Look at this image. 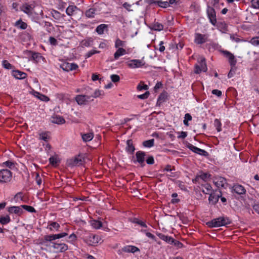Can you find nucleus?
I'll return each mask as SVG.
<instances>
[{
    "label": "nucleus",
    "mask_w": 259,
    "mask_h": 259,
    "mask_svg": "<svg viewBox=\"0 0 259 259\" xmlns=\"http://www.w3.org/2000/svg\"><path fill=\"white\" fill-rule=\"evenodd\" d=\"M101 240L99 236L95 234H90L87 236L84 239V242L89 245L94 246L97 244Z\"/></svg>",
    "instance_id": "obj_6"
},
{
    "label": "nucleus",
    "mask_w": 259,
    "mask_h": 259,
    "mask_svg": "<svg viewBox=\"0 0 259 259\" xmlns=\"http://www.w3.org/2000/svg\"><path fill=\"white\" fill-rule=\"evenodd\" d=\"M104 93L103 91L97 89L95 91L93 90V93L90 96L91 99H92V98H97L100 96H104Z\"/></svg>",
    "instance_id": "obj_39"
},
{
    "label": "nucleus",
    "mask_w": 259,
    "mask_h": 259,
    "mask_svg": "<svg viewBox=\"0 0 259 259\" xmlns=\"http://www.w3.org/2000/svg\"><path fill=\"white\" fill-rule=\"evenodd\" d=\"M197 62L199 65H206V59L203 56H199L197 58Z\"/></svg>",
    "instance_id": "obj_57"
},
{
    "label": "nucleus",
    "mask_w": 259,
    "mask_h": 259,
    "mask_svg": "<svg viewBox=\"0 0 259 259\" xmlns=\"http://www.w3.org/2000/svg\"><path fill=\"white\" fill-rule=\"evenodd\" d=\"M126 145H127V146L126 148V151L130 154L133 153L134 152L135 148L133 145L132 140H127Z\"/></svg>",
    "instance_id": "obj_34"
},
{
    "label": "nucleus",
    "mask_w": 259,
    "mask_h": 259,
    "mask_svg": "<svg viewBox=\"0 0 259 259\" xmlns=\"http://www.w3.org/2000/svg\"><path fill=\"white\" fill-rule=\"evenodd\" d=\"M219 193L218 194L213 192L209 194V197L208 198L209 203L215 204L218 202L219 198L222 196V192L220 191H219Z\"/></svg>",
    "instance_id": "obj_16"
},
{
    "label": "nucleus",
    "mask_w": 259,
    "mask_h": 259,
    "mask_svg": "<svg viewBox=\"0 0 259 259\" xmlns=\"http://www.w3.org/2000/svg\"><path fill=\"white\" fill-rule=\"evenodd\" d=\"M154 139H152L149 140L145 141L143 143V145L145 147L150 148L154 146Z\"/></svg>",
    "instance_id": "obj_45"
},
{
    "label": "nucleus",
    "mask_w": 259,
    "mask_h": 259,
    "mask_svg": "<svg viewBox=\"0 0 259 259\" xmlns=\"http://www.w3.org/2000/svg\"><path fill=\"white\" fill-rule=\"evenodd\" d=\"M79 9L75 5H69L66 10V13L68 16L73 15Z\"/></svg>",
    "instance_id": "obj_22"
},
{
    "label": "nucleus",
    "mask_w": 259,
    "mask_h": 259,
    "mask_svg": "<svg viewBox=\"0 0 259 259\" xmlns=\"http://www.w3.org/2000/svg\"><path fill=\"white\" fill-rule=\"evenodd\" d=\"M31 60L33 61V63L43 64L45 61V58L39 53H33Z\"/></svg>",
    "instance_id": "obj_14"
},
{
    "label": "nucleus",
    "mask_w": 259,
    "mask_h": 259,
    "mask_svg": "<svg viewBox=\"0 0 259 259\" xmlns=\"http://www.w3.org/2000/svg\"><path fill=\"white\" fill-rule=\"evenodd\" d=\"M233 191L238 195L245 194L246 190L244 187L239 184H235L233 187Z\"/></svg>",
    "instance_id": "obj_18"
},
{
    "label": "nucleus",
    "mask_w": 259,
    "mask_h": 259,
    "mask_svg": "<svg viewBox=\"0 0 259 259\" xmlns=\"http://www.w3.org/2000/svg\"><path fill=\"white\" fill-rule=\"evenodd\" d=\"M187 147L193 152L200 155L204 156L205 157H207L209 155L208 153L206 151L200 149L190 143H188Z\"/></svg>",
    "instance_id": "obj_10"
},
{
    "label": "nucleus",
    "mask_w": 259,
    "mask_h": 259,
    "mask_svg": "<svg viewBox=\"0 0 259 259\" xmlns=\"http://www.w3.org/2000/svg\"><path fill=\"white\" fill-rule=\"evenodd\" d=\"M47 228L51 231H60V225L56 222H49Z\"/></svg>",
    "instance_id": "obj_21"
},
{
    "label": "nucleus",
    "mask_w": 259,
    "mask_h": 259,
    "mask_svg": "<svg viewBox=\"0 0 259 259\" xmlns=\"http://www.w3.org/2000/svg\"><path fill=\"white\" fill-rule=\"evenodd\" d=\"M82 139L83 142H87L91 141L94 138L93 133H90L81 135Z\"/></svg>",
    "instance_id": "obj_38"
},
{
    "label": "nucleus",
    "mask_w": 259,
    "mask_h": 259,
    "mask_svg": "<svg viewBox=\"0 0 259 259\" xmlns=\"http://www.w3.org/2000/svg\"><path fill=\"white\" fill-rule=\"evenodd\" d=\"M221 52L223 56L228 60L230 65H236L237 60L232 53L227 50H222Z\"/></svg>",
    "instance_id": "obj_12"
},
{
    "label": "nucleus",
    "mask_w": 259,
    "mask_h": 259,
    "mask_svg": "<svg viewBox=\"0 0 259 259\" xmlns=\"http://www.w3.org/2000/svg\"><path fill=\"white\" fill-rule=\"evenodd\" d=\"M145 156L146 153L144 151H139L136 153V162L139 163L142 166H144L145 165L144 161ZM135 162L136 161H134V162Z\"/></svg>",
    "instance_id": "obj_15"
},
{
    "label": "nucleus",
    "mask_w": 259,
    "mask_h": 259,
    "mask_svg": "<svg viewBox=\"0 0 259 259\" xmlns=\"http://www.w3.org/2000/svg\"><path fill=\"white\" fill-rule=\"evenodd\" d=\"M51 14L52 17L57 20H60L61 18V14L56 10H53L52 11Z\"/></svg>",
    "instance_id": "obj_47"
},
{
    "label": "nucleus",
    "mask_w": 259,
    "mask_h": 259,
    "mask_svg": "<svg viewBox=\"0 0 259 259\" xmlns=\"http://www.w3.org/2000/svg\"><path fill=\"white\" fill-rule=\"evenodd\" d=\"M82 90L85 92L84 95H91L93 93V89L89 87H85Z\"/></svg>",
    "instance_id": "obj_55"
},
{
    "label": "nucleus",
    "mask_w": 259,
    "mask_h": 259,
    "mask_svg": "<svg viewBox=\"0 0 259 259\" xmlns=\"http://www.w3.org/2000/svg\"><path fill=\"white\" fill-rule=\"evenodd\" d=\"M250 42L254 46H259V37H254L251 39Z\"/></svg>",
    "instance_id": "obj_54"
},
{
    "label": "nucleus",
    "mask_w": 259,
    "mask_h": 259,
    "mask_svg": "<svg viewBox=\"0 0 259 259\" xmlns=\"http://www.w3.org/2000/svg\"><path fill=\"white\" fill-rule=\"evenodd\" d=\"M164 42L163 41H160L159 45H158V46L157 47H156L155 46V50H158L159 52H160L161 53H163L164 52L165 49V48L164 46Z\"/></svg>",
    "instance_id": "obj_49"
},
{
    "label": "nucleus",
    "mask_w": 259,
    "mask_h": 259,
    "mask_svg": "<svg viewBox=\"0 0 259 259\" xmlns=\"http://www.w3.org/2000/svg\"><path fill=\"white\" fill-rule=\"evenodd\" d=\"M149 94V92L148 91H147L143 94L138 95V98L141 99H146L148 98Z\"/></svg>",
    "instance_id": "obj_62"
},
{
    "label": "nucleus",
    "mask_w": 259,
    "mask_h": 259,
    "mask_svg": "<svg viewBox=\"0 0 259 259\" xmlns=\"http://www.w3.org/2000/svg\"><path fill=\"white\" fill-rule=\"evenodd\" d=\"M206 12L209 22L212 25L215 26L217 23V18L214 9L212 7L207 6Z\"/></svg>",
    "instance_id": "obj_8"
},
{
    "label": "nucleus",
    "mask_w": 259,
    "mask_h": 259,
    "mask_svg": "<svg viewBox=\"0 0 259 259\" xmlns=\"http://www.w3.org/2000/svg\"><path fill=\"white\" fill-rule=\"evenodd\" d=\"M127 52L124 48H118L114 54L115 60H117L120 57L126 54Z\"/></svg>",
    "instance_id": "obj_23"
},
{
    "label": "nucleus",
    "mask_w": 259,
    "mask_h": 259,
    "mask_svg": "<svg viewBox=\"0 0 259 259\" xmlns=\"http://www.w3.org/2000/svg\"><path fill=\"white\" fill-rule=\"evenodd\" d=\"M108 26L106 24H101L98 25L96 28V31L99 35H102L105 30H108Z\"/></svg>",
    "instance_id": "obj_24"
},
{
    "label": "nucleus",
    "mask_w": 259,
    "mask_h": 259,
    "mask_svg": "<svg viewBox=\"0 0 259 259\" xmlns=\"http://www.w3.org/2000/svg\"><path fill=\"white\" fill-rule=\"evenodd\" d=\"M49 42L52 46H56L58 45L57 40L54 37L51 36L49 39Z\"/></svg>",
    "instance_id": "obj_60"
},
{
    "label": "nucleus",
    "mask_w": 259,
    "mask_h": 259,
    "mask_svg": "<svg viewBox=\"0 0 259 259\" xmlns=\"http://www.w3.org/2000/svg\"><path fill=\"white\" fill-rule=\"evenodd\" d=\"M83 162V159L80 155H78L75 157L70 164L72 166L80 165L82 164Z\"/></svg>",
    "instance_id": "obj_31"
},
{
    "label": "nucleus",
    "mask_w": 259,
    "mask_h": 259,
    "mask_svg": "<svg viewBox=\"0 0 259 259\" xmlns=\"http://www.w3.org/2000/svg\"><path fill=\"white\" fill-rule=\"evenodd\" d=\"M36 95L35 96L42 101H48L49 100V98L47 97L46 96L42 95L38 92H36Z\"/></svg>",
    "instance_id": "obj_48"
},
{
    "label": "nucleus",
    "mask_w": 259,
    "mask_h": 259,
    "mask_svg": "<svg viewBox=\"0 0 259 259\" xmlns=\"http://www.w3.org/2000/svg\"><path fill=\"white\" fill-rule=\"evenodd\" d=\"M42 244L44 245L52 248L54 251L57 253L64 252L68 249V245L63 242H59L57 241H52L49 242H43Z\"/></svg>",
    "instance_id": "obj_2"
},
{
    "label": "nucleus",
    "mask_w": 259,
    "mask_h": 259,
    "mask_svg": "<svg viewBox=\"0 0 259 259\" xmlns=\"http://www.w3.org/2000/svg\"><path fill=\"white\" fill-rule=\"evenodd\" d=\"M60 67L64 71L68 72L76 70L78 68V66H60Z\"/></svg>",
    "instance_id": "obj_44"
},
{
    "label": "nucleus",
    "mask_w": 259,
    "mask_h": 259,
    "mask_svg": "<svg viewBox=\"0 0 259 259\" xmlns=\"http://www.w3.org/2000/svg\"><path fill=\"white\" fill-rule=\"evenodd\" d=\"M93 41L92 37H88L82 40L80 42V45L82 47H90L93 45Z\"/></svg>",
    "instance_id": "obj_29"
},
{
    "label": "nucleus",
    "mask_w": 259,
    "mask_h": 259,
    "mask_svg": "<svg viewBox=\"0 0 259 259\" xmlns=\"http://www.w3.org/2000/svg\"><path fill=\"white\" fill-rule=\"evenodd\" d=\"M75 101L79 105H85L89 102L93 101L91 99L90 95H78L75 97Z\"/></svg>",
    "instance_id": "obj_9"
},
{
    "label": "nucleus",
    "mask_w": 259,
    "mask_h": 259,
    "mask_svg": "<svg viewBox=\"0 0 259 259\" xmlns=\"http://www.w3.org/2000/svg\"><path fill=\"white\" fill-rule=\"evenodd\" d=\"M236 73H240L239 70L238 69L237 66H232L231 68L228 73V77L229 78H231Z\"/></svg>",
    "instance_id": "obj_35"
},
{
    "label": "nucleus",
    "mask_w": 259,
    "mask_h": 259,
    "mask_svg": "<svg viewBox=\"0 0 259 259\" xmlns=\"http://www.w3.org/2000/svg\"><path fill=\"white\" fill-rule=\"evenodd\" d=\"M100 52L95 50H92L89 51L85 55L86 58H90L95 54L99 53Z\"/></svg>",
    "instance_id": "obj_56"
},
{
    "label": "nucleus",
    "mask_w": 259,
    "mask_h": 259,
    "mask_svg": "<svg viewBox=\"0 0 259 259\" xmlns=\"http://www.w3.org/2000/svg\"><path fill=\"white\" fill-rule=\"evenodd\" d=\"M151 29L155 31H160L163 29V25L158 22L154 21L152 25Z\"/></svg>",
    "instance_id": "obj_37"
},
{
    "label": "nucleus",
    "mask_w": 259,
    "mask_h": 259,
    "mask_svg": "<svg viewBox=\"0 0 259 259\" xmlns=\"http://www.w3.org/2000/svg\"><path fill=\"white\" fill-rule=\"evenodd\" d=\"M122 250L125 252L135 253L137 251H139L140 249L136 246L132 245H127L124 246L122 248Z\"/></svg>",
    "instance_id": "obj_26"
},
{
    "label": "nucleus",
    "mask_w": 259,
    "mask_h": 259,
    "mask_svg": "<svg viewBox=\"0 0 259 259\" xmlns=\"http://www.w3.org/2000/svg\"><path fill=\"white\" fill-rule=\"evenodd\" d=\"M97 9L95 8H91L85 12V16L88 18H93L95 17L96 14Z\"/></svg>",
    "instance_id": "obj_27"
},
{
    "label": "nucleus",
    "mask_w": 259,
    "mask_h": 259,
    "mask_svg": "<svg viewBox=\"0 0 259 259\" xmlns=\"http://www.w3.org/2000/svg\"><path fill=\"white\" fill-rule=\"evenodd\" d=\"M126 46V41L117 38L115 41L114 47L116 49L124 48Z\"/></svg>",
    "instance_id": "obj_33"
},
{
    "label": "nucleus",
    "mask_w": 259,
    "mask_h": 259,
    "mask_svg": "<svg viewBox=\"0 0 259 259\" xmlns=\"http://www.w3.org/2000/svg\"><path fill=\"white\" fill-rule=\"evenodd\" d=\"M210 177V175L207 173L202 172L200 175H197L194 179L192 180V182L194 184H201L200 181L202 180L204 182H207L208 179Z\"/></svg>",
    "instance_id": "obj_11"
},
{
    "label": "nucleus",
    "mask_w": 259,
    "mask_h": 259,
    "mask_svg": "<svg viewBox=\"0 0 259 259\" xmlns=\"http://www.w3.org/2000/svg\"><path fill=\"white\" fill-rule=\"evenodd\" d=\"M68 238L69 239V242L73 243L77 240V236L75 234L72 233L69 235Z\"/></svg>",
    "instance_id": "obj_63"
},
{
    "label": "nucleus",
    "mask_w": 259,
    "mask_h": 259,
    "mask_svg": "<svg viewBox=\"0 0 259 259\" xmlns=\"http://www.w3.org/2000/svg\"><path fill=\"white\" fill-rule=\"evenodd\" d=\"M131 222L133 223L137 224L141 227L147 228V226L145 222L139 220L137 218H134L130 220Z\"/></svg>",
    "instance_id": "obj_41"
},
{
    "label": "nucleus",
    "mask_w": 259,
    "mask_h": 259,
    "mask_svg": "<svg viewBox=\"0 0 259 259\" xmlns=\"http://www.w3.org/2000/svg\"><path fill=\"white\" fill-rule=\"evenodd\" d=\"M12 173L7 169L0 170V183H6L10 182L12 179Z\"/></svg>",
    "instance_id": "obj_4"
},
{
    "label": "nucleus",
    "mask_w": 259,
    "mask_h": 259,
    "mask_svg": "<svg viewBox=\"0 0 259 259\" xmlns=\"http://www.w3.org/2000/svg\"><path fill=\"white\" fill-rule=\"evenodd\" d=\"M14 26L17 28L21 30L26 29L28 27L27 24L23 21L21 19H19L17 20L14 24Z\"/></svg>",
    "instance_id": "obj_20"
},
{
    "label": "nucleus",
    "mask_w": 259,
    "mask_h": 259,
    "mask_svg": "<svg viewBox=\"0 0 259 259\" xmlns=\"http://www.w3.org/2000/svg\"><path fill=\"white\" fill-rule=\"evenodd\" d=\"M145 62L144 61L143 59L142 60H138V59H134L130 61L127 65H145Z\"/></svg>",
    "instance_id": "obj_42"
},
{
    "label": "nucleus",
    "mask_w": 259,
    "mask_h": 259,
    "mask_svg": "<svg viewBox=\"0 0 259 259\" xmlns=\"http://www.w3.org/2000/svg\"><path fill=\"white\" fill-rule=\"evenodd\" d=\"M158 236L161 239L169 244H172L175 242V239L170 236L165 235L161 233H159Z\"/></svg>",
    "instance_id": "obj_28"
},
{
    "label": "nucleus",
    "mask_w": 259,
    "mask_h": 259,
    "mask_svg": "<svg viewBox=\"0 0 259 259\" xmlns=\"http://www.w3.org/2000/svg\"><path fill=\"white\" fill-rule=\"evenodd\" d=\"M254 211L259 214V201H255L252 205Z\"/></svg>",
    "instance_id": "obj_58"
},
{
    "label": "nucleus",
    "mask_w": 259,
    "mask_h": 259,
    "mask_svg": "<svg viewBox=\"0 0 259 259\" xmlns=\"http://www.w3.org/2000/svg\"><path fill=\"white\" fill-rule=\"evenodd\" d=\"M39 139L40 140H44L46 142L48 141L49 139L48 135L46 133H42L39 134Z\"/></svg>",
    "instance_id": "obj_59"
},
{
    "label": "nucleus",
    "mask_w": 259,
    "mask_h": 259,
    "mask_svg": "<svg viewBox=\"0 0 259 259\" xmlns=\"http://www.w3.org/2000/svg\"><path fill=\"white\" fill-rule=\"evenodd\" d=\"M167 99V93L164 92L161 93L160 95L158 97V98L157 99L156 105L157 106H160V105L166 101V100Z\"/></svg>",
    "instance_id": "obj_32"
},
{
    "label": "nucleus",
    "mask_w": 259,
    "mask_h": 259,
    "mask_svg": "<svg viewBox=\"0 0 259 259\" xmlns=\"http://www.w3.org/2000/svg\"><path fill=\"white\" fill-rule=\"evenodd\" d=\"M207 70V66H195L194 72L196 74H200L201 72H205Z\"/></svg>",
    "instance_id": "obj_36"
},
{
    "label": "nucleus",
    "mask_w": 259,
    "mask_h": 259,
    "mask_svg": "<svg viewBox=\"0 0 259 259\" xmlns=\"http://www.w3.org/2000/svg\"><path fill=\"white\" fill-rule=\"evenodd\" d=\"M22 209L24 208L26 211L30 212H35V209L34 208L31 206L26 205H21Z\"/></svg>",
    "instance_id": "obj_52"
},
{
    "label": "nucleus",
    "mask_w": 259,
    "mask_h": 259,
    "mask_svg": "<svg viewBox=\"0 0 259 259\" xmlns=\"http://www.w3.org/2000/svg\"><path fill=\"white\" fill-rule=\"evenodd\" d=\"M214 125L218 132H221L222 131V123L220 120L218 119H215L214 121Z\"/></svg>",
    "instance_id": "obj_50"
},
{
    "label": "nucleus",
    "mask_w": 259,
    "mask_h": 259,
    "mask_svg": "<svg viewBox=\"0 0 259 259\" xmlns=\"http://www.w3.org/2000/svg\"><path fill=\"white\" fill-rule=\"evenodd\" d=\"M157 5L161 7V8H167L168 6H169V3H168V2L167 1H162L161 0H158L157 1Z\"/></svg>",
    "instance_id": "obj_51"
},
{
    "label": "nucleus",
    "mask_w": 259,
    "mask_h": 259,
    "mask_svg": "<svg viewBox=\"0 0 259 259\" xmlns=\"http://www.w3.org/2000/svg\"><path fill=\"white\" fill-rule=\"evenodd\" d=\"M68 235V233L66 232L56 234H51L45 235L42 240L43 242H49L52 241H57L56 240L62 238Z\"/></svg>",
    "instance_id": "obj_3"
},
{
    "label": "nucleus",
    "mask_w": 259,
    "mask_h": 259,
    "mask_svg": "<svg viewBox=\"0 0 259 259\" xmlns=\"http://www.w3.org/2000/svg\"><path fill=\"white\" fill-rule=\"evenodd\" d=\"M201 185L205 189H202V192L205 194H209L212 192L213 190L210 184L208 183L201 184Z\"/></svg>",
    "instance_id": "obj_25"
},
{
    "label": "nucleus",
    "mask_w": 259,
    "mask_h": 259,
    "mask_svg": "<svg viewBox=\"0 0 259 259\" xmlns=\"http://www.w3.org/2000/svg\"><path fill=\"white\" fill-rule=\"evenodd\" d=\"M51 121L54 123L60 124L64 123L65 120L62 116L56 115L52 117Z\"/></svg>",
    "instance_id": "obj_30"
},
{
    "label": "nucleus",
    "mask_w": 259,
    "mask_h": 259,
    "mask_svg": "<svg viewBox=\"0 0 259 259\" xmlns=\"http://www.w3.org/2000/svg\"><path fill=\"white\" fill-rule=\"evenodd\" d=\"M110 78L111 79V80L113 82H117L119 81L120 80V77L119 75L116 74H112L111 75Z\"/></svg>",
    "instance_id": "obj_61"
},
{
    "label": "nucleus",
    "mask_w": 259,
    "mask_h": 259,
    "mask_svg": "<svg viewBox=\"0 0 259 259\" xmlns=\"http://www.w3.org/2000/svg\"><path fill=\"white\" fill-rule=\"evenodd\" d=\"M12 75L16 79H23L26 77V74L18 70H14L12 71Z\"/></svg>",
    "instance_id": "obj_19"
},
{
    "label": "nucleus",
    "mask_w": 259,
    "mask_h": 259,
    "mask_svg": "<svg viewBox=\"0 0 259 259\" xmlns=\"http://www.w3.org/2000/svg\"><path fill=\"white\" fill-rule=\"evenodd\" d=\"M137 90L139 91H142L143 90H147L148 89L147 85L144 84L143 82L141 81L140 83L137 86Z\"/></svg>",
    "instance_id": "obj_53"
},
{
    "label": "nucleus",
    "mask_w": 259,
    "mask_h": 259,
    "mask_svg": "<svg viewBox=\"0 0 259 259\" xmlns=\"http://www.w3.org/2000/svg\"><path fill=\"white\" fill-rule=\"evenodd\" d=\"M214 183L218 188L221 187L226 188L228 185L227 180L222 177H216L214 181Z\"/></svg>",
    "instance_id": "obj_13"
},
{
    "label": "nucleus",
    "mask_w": 259,
    "mask_h": 259,
    "mask_svg": "<svg viewBox=\"0 0 259 259\" xmlns=\"http://www.w3.org/2000/svg\"><path fill=\"white\" fill-rule=\"evenodd\" d=\"M8 211L10 213H15L18 215H20L23 212L21 205L19 206H13L9 207L8 208Z\"/></svg>",
    "instance_id": "obj_17"
},
{
    "label": "nucleus",
    "mask_w": 259,
    "mask_h": 259,
    "mask_svg": "<svg viewBox=\"0 0 259 259\" xmlns=\"http://www.w3.org/2000/svg\"><path fill=\"white\" fill-rule=\"evenodd\" d=\"M209 35L208 34H201L195 33L194 41L196 45H202L208 41Z\"/></svg>",
    "instance_id": "obj_5"
},
{
    "label": "nucleus",
    "mask_w": 259,
    "mask_h": 259,
    "mask_svg": "<svg viewBox=\"0 0 259 259\" xmlns=\"http://www.w3.org/2000/svg\"><path fill=\"white\" fill-rule=\"evenodd\" d=\"M35 6L33 4H29L25 3L20 8V11L27 14L28 16H32Z\"/></svg>",
    "instance_id": "obj_7"
},
{
    "label": "nucleus",
    "mask_w": 259,
    "mask_h": 259,
    "mask_svg": "<svg viewBox=\"0 0 259 259\" xmlns=\"http://www.w3.org/2000/svg\"><path fill=\"white\" fill-rule=\"evenodd\" d=\"M231 223V220L229 218L227 217H220L207 222L206 225L209 228H216L226 226Z\"/></svg>",
    "instance_id": "obj_1"
},
{
    "label": "nucleus",
    "mask_w": 259,
    "mask_h": 259,
    "mask_svg": "<svg viewBox=\"0 0 259 259\" xmlns=\"http://www.w3.org/2000/svg\"><path fill=\"white\" fill-rule=\"evenodd\" d=\"M11 222L10 217L7 215L5 217H0V223L3 225L8 224Z\"/></svg>",
    "instance_id": "obj_43"
},
{
    "label": "nucleus",
    "mask_w": 259,
    "mask_h": 259,
    "mask_svg": "<svg viewBox=\"0 0 259 259\" xmlns=\"http://www.w3.org/2000/svg\"><path fill=\"white\" fill-rule=\"evenodd\" d=\"M49 160L52 165H56L60 162V160L57 156H51L49 158Z\"/></svg>",
    "instance_id": "obj_46"
},
{
    "label": "nucleus",
    "mask_w": 259,
    "mask_h": 259,
    "mask_svg": "<svg viewBox=\"0 0 259 259\" xmlns=\"http://www.w3.org/2000/svg\"><path fill=\"white\" fill-rule=\"evenodd\" d=\"M252 7L255 9H259V0H252Z\"/></svg>",
    "instance_id": "obj_64"
},
{
    "label": "nucleus",
    "mask_w": 259,
    "mask_h": 259,
    "mask_svg": "<svg viewBox=\"0 0 259 259\" xmlns=\"http://www.w3.org/2000/svg\"><path fill=\"white\" fill-rule=\"evenodd\" d=\"M91 226L96 229H99L102 226V223L98 220H93L91 221Z\"/></svg>",
    "instance_id": "obj_40"
}]
</instances>
